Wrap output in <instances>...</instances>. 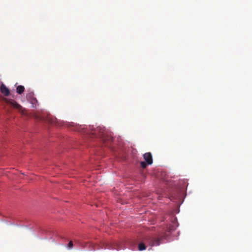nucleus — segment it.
I'll use <instances>...</instances> for the list:
<instances>
[{
    "mask_svg": "<svg viewBox=\"0 0 252 252\" xmlns=\"http://www.w3.org/2000/svg\"><path fill=\"white\" fill-rule=\"evenodd\" d=\"M143 158L148 164L151 165L153 163V158L151 153H146L144 154Z\"/></svg>",
    "mask_w": 252,
    "mask_h": 252,
    "instance_id": "4",
    "label": "nucleus"
},
{
    "mask_svg": "<svg viewBox=\"0 0 252 252\" xmlns=\"http://www.w3.org/2000/svg\"><path fill=\"white\" fill-rule=\"evenodd\" d=\"M73 242L70 241L69 243H68V247L69 249H71L73 248Z\"/></svg>",
    "mask_w": 252,
    "mask_h": 252,
    "instance_id": "10",
    "label": "nucleus"
},
{
    "mask_svg": "<svg viewBox=\"0 0 252 252\" xmlns=\"http://www.w3.org/2000/svg\"><path fill=\"white\" fill-rule=\"evenodd\" d=\"M147 164H148L145 163L144 161H141L140 162V166L143 168H145L146 167V166H147Z\"/></svg>",
    "mask_w": 252,
    "mask_h": 252,
    "instance_id": "9",
    "label": "nucleus"
},
{
    "mask_svg": "<svg viewBox=\"0 0 252 252\" xmlns=\"http://www.w3.org/2000/svg\"><path fill=\"white\" fill-rule=\"evenodd\" d=\"M146 248L145 245L143 243H140L138 245V250L139 251H143L145 250Z\"/></svg>",
    "mask_w": 252,
    "mask_h": 252,
    "instance_id": "8",
    "label": "nucleus"
},
{
    "mask_svg": "<svg viewBox=\"0 0 252 252\" xmlns=\"http://www.w3.org/2000/svg\"><path fill=\"white\" fill-rule=\"evenodd\" d=\"M34 101H35V102H37V100H36V99H34Z\"/></svg>",
    "mask_w": 252,
    "mask_h": 252,
    "instance_id": "12",
    "label": "nucleus"
},
{
    "mask_svg": "<svg viewBox=\"0 0 252 252\" xmlns=\"http://www.w3.org/2000/svg\"><path fill=\"white\" fill-rule=\"evenodd\" d=\"M104 248V249H112V250H120L121 248H120L119 244L117 243H115L113 244L111 243H106L103 244V247L101 248Z\"/></svg>",
    "mask_w": 252,
    "mask_h": 252,
    "instance_id": "3",
    "label": "nucleus"
},
{
    "mask_svg": "<svg viewBox=\"0 0 252 252\" xmlns=\"http://www.w3.org/2000/svg\"><path fill=\"white\" fill-rule=\"evenodd\" d=\"M25 90V88L23 86L19 85L16 88V91L18 94H22Z\"/></svg>",
    "mask_w": 252,
    "mask_h": 252,
    "instance_id": "7",
    "label": "nucleus"
},
{
    "mask_svg": "<svg viewBox=\"0 0 252 252\" xmlns=\"http://www.w3.org/2000/svg\"><path fill=\"white\" fill-rule=\"evenodd\" d=\"M0 90L1 93L3 94L4 96H7L10 94V91L9 89L4 85H1L0 87Z\"/></svg>",
    "mask_w": 252,
    "mask_h": 252,
    "instance_id": "6",
    "label": "nucleus"
},
{
    "mask_svg": "<svg viewBox=\"0 0 252 252\" xmlns=\"http://www.w3.org/2000/svg\"><path fill=\"white\" fill-rule=\"evenodd\" d=\"M162 240L161 237H155L152 238L151 240L150 244L152 246H158L160 244V241Z\"/></svg>",
    "mask_w": 252,
    "mask_h": 252,
    "instance_id": "5",
    "label": "nucleus"
},
{
    "mask_svg": "<svg viewBox=\"0 0 252 252\" xmlns=\"http://www.w3.org/2000/svg\"><path fill=\"white\" fill-rule=\"evenodd\" d=\"M81 129H82V130H84V127H82L81 126H76V127H75V128L74 129L76 130L80 131Z\"/></svg>",
    "mask_w": 252,
    "mask_h": 252,
    "instance_id": "11",
    "label": "nucleus"
},
{
    "mask_svg": "<svg viewBox=\"0 0 252 252\" xmlns=\"http://www.w3.org/2000/svg\"><path fill=\"white\" fill-rule=\"evenodd\" d=\"M89 136L91 137H98L100 138L105 143L107 140L111 139L110 137H107V134L106 133L104 127L98 126L96 128L92 130L89 133Z\"/></svg>",
    "mask_w": 252,
    "mask_h": 252,
    "instance_id": "1",
    "label": "nucleus"
},
{
    "mask_svg": "<svg viewBox=\"0 0 252 252\" xmlns=\"http://www.w3.org/2000/svg\"><path fill=\"white\" fill-rule=\"evenodd\" d=\"M4 101L6 102H7L8 104H9V105L12 106L13 108L17 109L22 115L26 114V113L25 112V108H24L21 105H20L19 103H18L17 102H16L14 100L5 98Z\"/></svg>",
    "mask_w": 252,
    "mask_h": 252,
    "instance_id": "2",
    "label": "nucleus"
}]
</instances>
